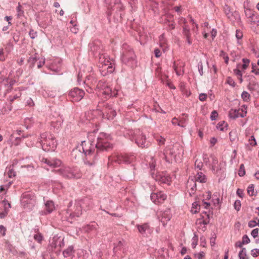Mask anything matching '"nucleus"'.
<instances>
[{
	"label": "nucleus",
	"instance_id": "nucleus-51",
	"mask_svg": "<svg viewBox=\"0 0 259 259\" xmlns=\"http://www.w3.org/2000/svg\"><path fill=\"white\" fill-rule=\"evenodd\" d=\"M242 62H243V64L242 65V66H241L242 69L243 70H245L247 68V67L249 65V63L250 62V61L249 59H248L247 58H243L242 59Z\"/></svg>",
	"mask_w": 259,
	"mask_h": 259
},
{
	"label": "nucleus",
	"instance_id": "nucleus-31",
	"mask_svg": "<svg viewBox=\"0 0 259 259\" xmlns=\"http://www.w3.org/2000/svg\"><path fill=\"white\" fill-rule=\"evenodd\" d=\"M227 17L232 23H238L240 20L239 14L236 11H232Z\"/></svg>",
	"mask_w": 259,
	"mask_h": 259
},
{
	"label": "nucleus",
	"instance_id": "nucleus-35",
	"mask_svg": "<svg viewBox=\"0 0 259 259\" xmlns=\"http://www.w3.org/2000/svg\"><path fill=\"white\" fill-rule=\"evenodd\" d=\"M188 121V116L186 114H183L180 117L179 121L178 122V125L182 127H185Z\"/></svg>",
	"mask_w": 259,
	"mask_h": 259
},
{
	"label": "nucleus",
	"instance_id": "nucleus-5",
	"mask_svg": "<svg viewBox=\"0 0 259 259\" xmlns=\"http://www.w3.org/2000/svg\"><path fill=\"white\" fill-rule=\"evenodd\" d=\"M120 59L123 64L131 68H134L137 66L135 52L133 49L125 43L121 47Z\"/></svg>",
	"mask_w": 259,
	"mask_h": 259
},
{
	"label": "nucleus",
	"instance_id": "nucleus-36",
	"mask_svg": "<svg viewBox=\"0 0 259 259\" xmlns=\"http://www.w3.org/2000/svg\"><path fill=\"white\" fill-rule=\"evenodd\" d=\"M193 178L196 182L204 183L206 182V178L202 172H198L196 176Z\"/></svg>",
	"mask_w": 259,
	"mask_h": 259
},
{
	"label": "nucleus",
	"instance_id": "nucleus-46",
	"mask_svg": "<svg viewBox=\"0 0 259 259\" xmlns=\"http://www.w3.org/2000/svg\"><path fill=\"white\" fill-rule=\"evenodd\" d=\"M123 245V242L122 241H118L116 244H115V246L113 248L114 252H117L118 250H120Z\"/></svg>",
	"mask_w": 259,
	"mask_h": 259
},
{
	"label": "nucleus",
	"instance_id": "nucleus-43",
	"mask_svg": "<svg viewBox=\"0 0 259 259\" xmlns=\"http://www.w3.org/2000/svg\"><path fill=\"white\" fill-rule=\"evenodd\" d=\"M239 259H248L246 257V250L245 248H242L238 254Z\"/></svg>",
	"mask_w": 259,
	"mask_h": 259
},
{
	"label": "nucleus",
	"instance_id": "nucleus-17",
	"mask_svg": "<svg viewBox=\"0 0 259 259\" xmlns=\"http://www.w3.org/2000/svg\"><path fill=\"white\" fill-rule=\"evenodd\" d=\"M105 2L108 7V9L118 11L120 12V17H122V14L120 11L124 9V7L120 3V0H105Z\"/></svg>",
	"mask_w": 259,
	"mask_h": 259
},
{
	"label": "nucleus",
	"instance_id": "nucleus-2",
	"mask_svg": "<svg viewBox=\"0 0 259 259\" xmlns=\"http://www.w3.org/2000/svg\"><path fill=\"white\" fill-rule=\"evenodd\" d=\"M84 153L87 158L84 159V162L85 164L92 166L95 164V161L97 158V154L101 150H97L95 148V144L89 143L87 141H83L81 144L77 147L76 149H74L72 154L76 153L77 151L81 152V150Z\"/></svg>",
	"mask_w": 259,
	"mask_h": 259
},
{
	"label": "nucleus",
	"instance_id": "nucleus-42",
	"mask_svg": "<svg viewBox=\"0 0 259 259\" xmlns=\"http://www.w3.org/2000/svg\"><path fill=\"white\" fill-rule=\"evenodd\" d=\"M13 47V44L11 40H9L5 46V50L7 53H9L12 51Z\"/></svg>",
	"mask_w": 259,
	"mask_h": 259
},
{
	"label": "nucleus",
	"instance_id": "nucleus-7",
	"mask_svg": "<svg viewBox=\"0 0 259 259\" xmlns=\"http://www.w3.org/2000/svg\"><path fill=\"white\" fill-rule=\"evenodd\" d=\"M38 142L42 149L45 151H53L55 150L57 143L54 137L50 134L43 133L38 138Z\"/></svg>",
	"mask_w": 259,
	"mask_h": 259
},
{
	"label": "nucleus",
	"instance_id": "nucleus-56",
	"mask_svg": "<svg viewBox=\"0 0 259 259\" xmlns=\"http://www.w3.org/2000/svg\"><path fill=\"white\" fill-rule=\"evenodd\" d=\"M195 166L196 168L200 170L203 166V163L199 160H196L195 162Z\"/></svg>",
	"mask_w": 259,
	"mask_h": 259
},
{
	"label": "nucleus",
	"instance_id": "nucleus-37",
	"mask_svg": "<svg viewBox=\"0 0 259 259\" xmlns=\"http://www.w3.org/2000/svg\"><path fill=\"white\" fill-rule=\"evenodd\" d=\"M159 42L160 47L162 48L163 51H166L167 49V45L166 43V38L164 37V34H161L159 37Z\"/></svg>",
	"mask_w": 259,
	"mask_h": 259
},
{
	"label": "nucleus",
	"instance_id": "nucleus-23",
	"mask_svg": "<svg viewBox=\"0 0 259 259\" xmlns=\"http://www.w3.org/2000/svg\"><path fill=\"white\" fill-rule=\"evenodd\" d=\"M137 227L139 233L144 237L148 236L152 232V229L148 224L138 225Z\"/></svg>",
	"mask_w": 259,
	"mask_h": 259
},
{
	"label": "nucleus",
	"instance_id": "nucleus-3",
	"mask_svg": "<svg viewBox=\"0 0 259 259\" xmlns=\"http://www.w3.org/2000/svg\"><path fill=\"white\" fill-rule=\"evenodd\" d=\"M88 142L92 144L95 145V148L97 150H109L112 147V144H110V141L111 137L109 135L104 133H100L96 137L95 131L90 132L88 135Z\"/></svg>",
	"mask_w": 259,
	"mask_h": 259
},
{
	"label": "nucleus",
	"instance_id": "nucleus-32",
	"mask_svg": "<svg viewBox=\"0 0 259 259\" xmlns=\"http://www.w3.org/2000/svg\"><path fill=\"white\" fill-rule=\"evenodd\" d=\"M81 208L82 207L81 206V203H78L76 205V209L75 210V211L74 212L72 213L67 212V213H68L69 215V217L68 218H67V220L68 221H70V218H74L75 217H78L80 215H81Z\"/></svg>",
	"mask_w": 259,
	"mask_h": 259
},
{
	"label": "nucleus",
	"instance_id": "nucleus-28",
	"mask_svg": "<svg viewBox=\"0 0 259 259\" xmlns=\"http://www.w3.org/2000/svg\"><path fill=\"white\" fill-rule=\"evenodd\" d=\"M61 60L60 59H55L49 66V68L56 73L59 72L61 68Z\"/></svg>",
	"mask_w": 259,
	"mask_h": 259
},
{
	"label": "nucleus",
	"instance_id": "nucleus-47",
	"mask_svg": "<svg viewBox=\"0 0 259 259\" xmlns=\"http://www.w3.org/2000/svg\"><path fill=\"white\" fill-rule=\"evenodd\" d=\"M227 124L224 121H222L218 123L217 127L220 131H223L225 128L227 127Z\"/></svg>",
	"mask_w": 259,
	"mask_h": 259
},
{
	"label": "nucleus",
	"instance_id": "nucleus-27",
	"mask_svg": "<svg viewBox=\"0 0 259 259\" xmlns=\"http://www.w3.org/2000/svg\"><path fill=\"white\" fill-rule=\"evenodd\" d=\"M98 225L97 223L93 222L85 226L83 228V231L88 233H91L94 235L96 234Z\"/></svg>",
	"mask_w": 259,
	"mask_h": 259
},
{
	"label": "nucleus",
	"instance_id": "nucleus-20",
	"mask_svg": "<svg viewBox=\"0 0 259 259\" xmlns=\"http://www.w3.org/2000/svg\"><path fill=\"white\" fill-rule=\"evenodd\" d=\"M43 163L46 164L50 167L55 168L60 166L62 164V161L56 158H45L42 157L40 160Z\"/></svg>",
	"mask_w": 259,
	"mask_h": 259
},
{
	"label": "nucleus",
	"instance_id": "nucleus-33",
	"mask_svg": "<svg viewBox=\"0 0 259 259\" xmlns=\"http://www.w3.org/2000/svg\"><path fill=\"white\" fill-rule=\"evenodd\" d=\"M196 224L198 225V229L202 232H204L206 229V226L208 223V221L203 220L201 219H198L196 221Z\"/></svg>",
	"mask_w": 259,
	"mask_h": 259
},
{
	"label": "nucleus",
	"instance_id": "nucleus-1",
	"mask_svg": "<svg viewBox=\"0 0 259 259\" xmlns=\"http://www.w3.org/2000/svg\"><path fill=\"white\" fill-rule=\"evenodd\" d=\"M83 83L89 88L87 89V91L89 93L92 92V88L96 87L101 90V93L106 95L107 97H115L117 95V90H113L104 82L100 80L97 82V80L93 74L86 76L85 80L83 81Z\"/></svg>",
	"mask_w": 259,
	"mask_h": 259
},
{
	"label": "nucleus",
	"instance_id": "nucleus-64",
	"mask_svg": "<svg viewBox=\"0 0 259 259\" xmlns=\"http://www.w3.org/2000/svg\"><path fill=\"white\" fill-rule=\"evenodd\" d=\"M218 116V112L215 110H214L211 112L210 118L211 120L213 121V120H216Z\"/></svg>",
	"mask_w": 259,
	"mask_h": 259
},
{
	"label": "nucleus",
	"instance_id": "nucleus-25",
	"mask_svg": "<svg viewBox=\"0 0 259 259\" xmlns=\"http://www.w3.org/2000/svg\"><path fill=\"white\" fill-rule=\"evenodd\" d=\"M116 115V112L114 109L111 108L109 105H107L105 108V110L103 113V117L108 120H112Z\"/></svg>",
	"mask_w": 259,
	"mask_h": 259
},
{
	"label": "nucleus",
	"instance_id": "nucleus-34",
	"mask_svg": "<svg viewBox=\"0 0 259 259\" xmlns=\"http://www.w3.org/2000/svg\"><path fill=\"white\" fill-rule=\"evenodd\" d=\"M35 123L34 119L33 117H26L24 120V125L26 129L31 128Z\"/></svg>",
	"mask_w": 259,
	"mask_h": 259
},
{
	"label": "nucleus",
	"instance_id": "nucleus-21",
	"mask_svg": "<svg viewBox=\"0 0 259 259\" xmlns=\"http://www.w3.org/2000/svg\"><path fill=\"white\" fill-rule=\"evenodd\" d=\"M171 217V213L170 209L169 208H167L163 211H160L158 214V218L160 221L162 223L163 226L170 220Z\"/></svg>",
	"mask_w": 259,
	"mask_h": 259
},
{
	"label": "nucleus",
	"instance_id": "nucleus-41",
	"mask_svg": "<svg viewBox=\"0 0 259 259\" xmlns=\"http://www.w3.org/2000/svg\"><path fill=\"white\" fill-rule=\"evenodd\" d=\"M201 205L197 202H194L192 204L191 211L192 213H196L200 209Z\"/></svg>",
	"mask_w": 259,
	"mask_h": 259
},
{
	"label": "nucleus",
	"instance_id": "nucleus-57",
	"mask_svg": "<svg viewBox=\"0 0 259 259\" xmlns=\"http://www.w3.org/2000/svg\"><path fill=\"white\" fill-rule=\"evenodd\" d=\"M198 237L195 234L192 238V247L194 248L197 245Z\"/></svg>",
	"mask_w": 259,
	"mask_h": 259
},
{
	"label": "nucleus",
	"instance_id": "nucleus-19",
	"mask_svg": "<svg viewBox=\"0 0 259 259\" xmlns=\"http://www.w3.org/2000/svg\"><path fill=\"white\" fill-rule=\"evenodd\" d=\"M150 197L153 203L159 204L162 203L166 199L167 196L162 191H157L152 192L151 194Z\"/></svg>",
	"mask_w": 259,
	"mask_h": 259
},
{
	"label": "nucleus",
	"instance_id": "nucleus-10",
	"mask_svg": "<svg viewBox=\"0 0 259 259\" xmlns=\"http://www.w3.org/2000/svg\"><path fill=\"white\" fill-rule=\"evenodd\" d=\"M135 159V156L130 154H120L116 155L115 157H109L108 165L113 164V163L118 164L124 163L129 164L132 163Z\"/></svg>",
	"mask_w": 259,
	"mask_h": 259
},
{
	"label": "nucleus",
	"instance_id": "nucleus-15",
	"mask_svg": "<svg viewBox=\"0 0 259 259\" xmlns=\"http://www.w3.org/2000/svg\"><path fill=\"white\" fill-rule=\"evenodd\" d=\"M196 28H197L198 25L197 24L196 25ZM182 27H183L182 33L184 36V37L186 38V41H187V43L188 44V45H191L193 43V37H195V35L194 34V33H195L197 34L198 30L197 29L195 30V29H194V30H193L194 35H193L192 33L190 31V29L189 27L187 25L184 24L182 26Z\"/></svg>",
	"mask_w": 259,
	"mask_h": 259
},
{
	"label": "nucleus",
	"instance_id": "nucleus-14",
	"mask_svg": "<svg viewBox=\"0 0 259 259\" xmlns=\"http://www.w3.org/2000/svg\"><path fill=\"white\" fill-rule=\"evenodd\" d=\"M210 157L212 160L211 164L212 171L218 176H222L224 172V169L222 167L223 163L219 164L218 158L213 155H211Z\"/></svg>",
	"mask_w": 259,
	"mask_h": 259
},
{
	"label": "nucleus",
	"instance_id": "nucleus-9",
	"mask_svg": "<svg viewBox=\"0 0 259 259\" xmlns=\"http://www.w3.org/2000/svg\"><path fill=\"white\" fill-rule=\"evenodd\" d=\"M35 196L32 192H26L21 195V204L26 210H31L35 204Z\"/></svg>",
	"mask_w": 259,
	"mask_h": 259
},
{
	"label": "nucleus",
	"instance_id": "nucleus-13",
	"mask_svg": "<svg viewBox=\"0 0 259 259\" xmlns=\"http://www.w3.org/2000/svg\"><path fill=\"white\" fill-rule=\"evenodd\" d=\"M90 51L92 53L94 56H98L99 58L102 55H106L102 53V46L99 40L94 41L89 44Z\"/></svg>",
	"mask_w": 259,
	"mask_h": 259
},
{
	"label": "nucleus",
	"instance_id": "nucleus-58",
	"mask_svg": "<svg viewBox=\"0 0 259 259\" xmlns=\"http://www.w3.org/2000/svg\"><path fill=\"white\" fill-rule=\"evenodd\" d=\"M252 70L251 72L254 73L256 75L259 74V69L256 67L255 64L252 63Z\"/></svg>",
	"mask_w": 259,
	"mask_h": 259
},
{
	"label": "nucleus",
	"instance_id": "nucleus-8",
	"mask_svg": "<svg viewBox=\"0 0 259 259\" xmlns=\"http://www.w3.org/2000/svg\"><path fill=\"white\" fill-rule=\"evenodd\" d=\"M56 172L67 179H78L81 177V172L76 166H63L56 170Z\"/></svg>",
	"mask_w": 259,
	"mask_h": 259
},
{
	"label": "nucleus",
	"instance_id": "nucleus-62",
	"mask_svg": "<svg viewBox=\"0 0 259 259\" xmlns=\"http://www.w3.org/2000/svg\"><path fill=\"white\" fill-rule=\"evenodd\" d=\"M29 36L32 39H34L35 37H36L37 34V32L34 31L33 29H31L29 33Z\"/></svg>",
	"mask_w": 259,
	"mask_h": 259
},
{
	"label": "nucleus",
	"instance_id": "nucleus-30",
	"mask_svg": "<svg viewBox=\"0 0 259 259\" xmlns=\"http://www.w3.org/2000/svg\"><path fill=\"white\" fill-rule=\"evenodd\" d=\"M244 9L245 14L248 18L250 19V23L251 24H255L258 21L257 19H255V14L250 9L247 8L245 6H244Z\"/></svg>",
	"mask_w": 259,
	"mask_h": 259
},
{
	"label": "nucleus",
	"instance_id": "nucleus-59",
	"mask_svg": "<svg viewBox=\"0 0 259 259\" xmlns=\"http://www.w3.org/2000/svg\"><path fill=\"white\" fill-rule=\"evenodd\" d=\"M256 226H257V220H251L248 223V226L251 228H253Z\"/></svg>",
	"mask_w": 259,
	"mask_h": 259
},
{
	"label": "nucleus",
	"instance_id": "nucleus-38",
	"mask_svg": "<svg viewBox=\"0 0 259 259\" xmlns=\"http://www.w3.org/2000/svg\"><path fill=\"white\" fill-rule=\"evenodd\" d=\"M62 241H63V239L61 240L59 238L54 237L50 244L52 251H53V249L55 248L57 246H61L60 243Z\"/></svg>",
	"mask_w": 259,
	"mask_h": 259
},
{
	"label": "nucleus",
	"instance_id": "nucleus-18",
	"mask_svg": "<svg viewBox=\"0 0 259 259\" xmlns=\"http://www.w3.org/2000/svg\"><path fill=\"white\" fill-rule=\"evenodd\" d=\"M69 96L73 101H79L84 96V92L82 90L78 88H74L69 93Z\"/></svg>",
	"mask_w": 259,
	"mask_h": 259
},
{
	"label": "nucleus",
	"instance_id": "nucleus-52",
	"mask_svg": "<svg viewBox=\"0 0 259 259\" xmlns=\"http://www.w3.org/2000/svg\"><path fill=\"white\" fill-rule=\"evenodd\" d=\"M34 239L38 243H41L43 240V236L41 234L37 233L34 235Z\"/></svg>",
	"mask_w": 259,
	"mask_h": 259
},
{
	"label": "nucleus",
	"instance_id": "nucleus-63",
	"mask_svg": "<svg viewBox=\"0 0 259 259\" xmlns=\"http://www.w3.org/2000/svg\"><path fill=\"white\" fill-rule=\"evenodd\" d=\"M227 82L230 85L233 87H234L235 86V82L231 77H227Z\"/></svg>",
	"mask_w": 259,
	"mask_h": 259
},
{
	"label": "nucleus",
	"instance_id": "nucleus-24",
	"mask_svg": "<svg viewBox=\"0 0 259 259\" xmlns=\"http://www.w3.org/2000/svg\"><path fill=\"white\" fill-rule=\"evenodd\" d=\"M55 209L54 202L51 200H47L45 202L44 210L40 212L41 215H47L51 213Z\"/></svg>",
	"mask_w": 259,
	"mask_h": 259
},
{
	"label": "nucleus",
	"instance_id": "nucleus-60",
	"mask_svg": "<svg viewBox=\"0 0 259 259\" xmlns=\"http://www.w3.org/2000/svg\"><path fill=\"white\" fill-rule=\"evenodd\" d=\"M22 167L28 169L29 171H32L34 169L35 165L33 163H31L30 164L24 165Z\"/></svg>",
	"mask_w": 259,
	"mask_h": 259
},
{
	"label": "nucleus",
	"instance_id": "nucleus-44",
	"mask_svg": "<svg viewBox=\"0 0 259 259\" xmlns=\"http://www.w3.org/2000/svg\"><path fill=\"white\" fill-rule=\"evenodd\" d=\"M241 98L245 102H248L250 100V96L246 91H243L241 94Z\"/></svg>",
	"mask_w": 259,
	"mask_h": 259
},
{
	"label": "nucleus",
	"instance_id": "nucleus-16",
	"mask_svg": "<svg viewBox=\"0 0 259 259\" xmlns=\"http://www.w3.org/2000/svg\"><path fill=\"white\" fill-rule=\"evenodd\" d=\"M51 16L49 13H42L39 14L36 16V20L39 25L42 26L43 27H47L51 24Z\"/></svg>",
	"mask_w": 259,
	"mask_h": 259
},
{
	"label": "nucleus",
	"instance_id": "nucleus-26",
	"mask_svg": "<svg viewBox=\"0 0 259 259\" xmlns=\"http://www.w3.org/2000/svg\"><path fill=\"white\" fill-rule=\"evenodd\" d=\"M186 187L189 191V194L190 196H192L194 194L196 190V182L193 178H189Z\"/></svg>",
	"mask_w": 259,
	"mask_h": 259
},
{
	"label": "nucleus",
	"instance_id": "nucleus-11",
	"mask_svg": "<svg viewBox=\"0 0 259 259\" xmlns=\"http://www.w3.org/2000/svg\"><path fill=\"white\" fill-rule=\"evenodd\" d=\"M130 133L132 135L131 140H135L137 145L142 148L147 147L150 145L149 142L147 140L146 136L144 135L139 130L136 132L131 131Z\"/></svg>",
	"mask_w": 259,
	"mask_h": 259
},
{
	"label": "nucleus",
	"instance_id": "nucleus-29",
	"mask_svg": "<svg viewBox=\"0 0 259 259\" xmlns=\"http://www.w3.org/2000/svg\"><path fill=\"white\" fill-rule=\"evenodd\" d=\"M240 109H231L229 112V117L232 119H235L238 117H244L246 115L247 111H245L243 112V109H242V114L239 113Z\"/></svg>",
	"mask_w": 259,
	"mask_h": 259
},
{
	"label": "nucleus",
	"instance_id": "nucleus-49",
	"mask_svg": "<svg viewBox=\"0 0 259 259\" xmlns=\"http://www.w3.org/2000/svg\"><path fill=\"white\" fill-rule=\"evenodd\" d=\"M36 54H35L34 56H32L30 57L28 59V62L30 63V65L32 67L34 66L35 63L37 60V57L36 56Z\"/></svg>",
	"mask_w": 259,
	"mask_h": 259
},
{
	"label": "nucleus",
	"instance_id": "nucleus-22",
	"mask_svg": "<svg viewBox=\"0 0 259 259\" xmlns=\"http://www.w3.org/2000/svg\"><path fill=\"white\" fill-rule=\"evenodd\" d=\"M185 66V63L181 60L174 62L172 67L178 76L183 75Z\"/></svg>",
	"mask_w": 259,
	"mask_h": 259
},
{
	"label": "nucleus",
	"instance_id": "nucleus-39",
	"mask_svg": "<svg viewBox=\"0 0 259 259\" xmlns=\"http://www.w3.org/2000/svg\"><path fill=\"white\" fill-rule=\"evenodd\" d=\"M17 16L18 18H21L24 16V9L20 3L16 8Z\"/></svg>",
	"mask_w": 259,
	"mask_h": 259
},
{
	"label": "nucleus",
	"instance_id": "nucleus-45",
	"mask_svg": "<svg viewBox=\"0 0 259 259\" xmlns=\"http://www.w3.org/2000/svg\"><path fill=\"white\" fill-rule=\"evenodd\" d=\"M154 138L159 145H161L164 144L165 139L163 137L159 135H156L154 136Z\"/></svg>",
	"mask_w": 259,
	"mask_h": 259
},
{
	"label": "nucleus",
	"instance_id": "nucleus-4",
	"mask_svg": "<svg viewBox=\"0 0 259 259\" xmlns=\"http://www.w3.org/2000/svg\"><path fill=\"white\" fill-rule=\"evenodd\" d=\"M184 154L183 147L179 144H175L172 146L166 147L164 152L160 154V158L165 160L168 163L180 162Z\"/></svg>",
	"mask_w": 259,
	"mask_h": 259
},
{
	"label": "nucleus",
	"instance_id": "nucleus-6",
	"mask_svg": "<svg viewBox=\"0 0 259 259\" xmlns=\"http://www.w3.org/2000/svg\"><path fill=\"white\" fill-rule=\"evenodd\" d=\"M99 68L102 75L112 73L115 69L114 62L108 55H102L99 58Z\"/></svg>",
	"mask_w": 259,
	"mask_h": 259
},
{
	"label": "nucleus",
	"instance_id": "nucleus-54",
	"mask_svg": "<svg viewBox=\"0 0 259 259\" xmlns=\"http://www.w3.org/2000/svg\"><path fill=\"white\" fill-rule=\"evenodd\" d=\"M203 162L206 165H209V166L211 165V164L209 163V158L208 157L207 155L206 154H203Z\"/></svg>",
	"mask_w": 259,
	"mask_h": 259
},
{
	"label": "nucleus",
	"instance_id": "nucleus-61",
	"mask_svg": "<svg viewBox=\"0 0 259 259\" xmlns=\"http://www.w3.org/2000/svg\"><path fill=\"white\" fill-rule=\"evenodd\" d=\"M224 11L226 16H228L232 12L230 7L227 5H225L224 7Z\"/></svg>",
	"mask_w": 259,
	"mask_h": 259
},
{
	"label": "nucleus",
	"instance_id": "nucleus-40",
	"mask_svg": "<svg viewBox=\"0 0 259 259\" xmlns=\"http://www.w3.org/2000/svg\"><path fill=\"white\" fill-rule=\"evenodd\" d=\"M73 247L72 246H70L63 251V255L65 257H67L71 256L73 254Z\"/></svg>",
	"mask_w": 259,
	"mask_h": 259
},
{
	"label": "nucleus",
	"instance_id": "nucleus-53",
	"mask_svg": "<svg viewBox=\"0 0 259 259\" xmlns=\"http://www.w3.org/2000/svg\"><path fill=\"white\" fill-rule=\"evenodd\" d=\"M245 174V168L243 164L240 165L239 169L238 171V175L240 177L243 176Z\"/></svg>",
	"mask_w": 259,
	"mask_h": 259
},
{
	"label": "nucleus",
	"instance_id": "nucleus-50",
	"mask_svg": "<svg viewBox=\"0 0 259 259\" xmlns=\"http://www.w3.org/2000/svg\"><path fill=\"white\" fill-rule=\"evenodd\" d=\"M235 36L238 40L237 43L240 45V43L239 42V40L241 39L243 37L242 32L240 30L237 29L236 31Z\"/></svg>",
	"mask_w": 259,
	"mask_h": 259
},
{
	"label": "nucleus",
	"instance_id": "nucleus-55",
	"mask_svg": "<svg viewBox=\"0 0 259 259\" xmlns=\"http://www.w3.org/2000/svg\"><path fill=\"white\" fill-rule=\"evenodd\" d=\"M234 208L237 210L239 211L241 207V202L239 200H236L234 203Z\"/></svg>",
	"mask_w": 259,
	"mask_h": 259
},
{
	"label": "nucleus",
	"instance_id": "nucleus-48",
	"mask_svg": "<svg viewBox=\"0 0 259 259\" xmlns=\"http://www.w3.org/2000/svg\"><path fill=\"white\" fill-rule=\"evenodd\" d=\"M247 193L249 196H252L255 195L254 191V186L252 184L249 185L247 189Z\"/></svg>",
	"mask_w": 259,
	"mask_h": 259
},
{
	"label": "nucleus",
	"instance_id": "nucleus-12",
	"mask_svg": "<svg viewBox=\"0 0 259 259\" xmlns=\"http://www.w3.org/2000/svg\"><path fill=\"white\" fill-rule=\"evenodd\" d=\"M152 178L160 184H165L167 185L170 184L171 180V177L166 172H158L156 174L151 172Z\"/></svg>",
	"mask_w": 259,
	"mask_h": 259
}]
</instances>
